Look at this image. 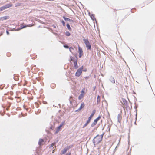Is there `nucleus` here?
Segmentation results:
<instances>
[{"label": "nucleus", "mask_w": 155, "mask_h": 155, "mask_svg": "<svg viewBox=\"0 0 155 155\" xmlns=\"http://www.w3.org/2000/svg\"><path fill=\"white\" fill-rule=\"evenodd\" d=\"M103 136L101 135H97L93 139V142L94 145H97L100 143L102 141Z\"/></svg>", "instance_id": "nucleus-1"}, {"label": "nucleus", "mask_w": 155, "mask_h": 155, "mask_svg": "<svg viewBox=\"0 0 155 155\" xmlns=\"http://www.w3.org/2000/svg\"><path fill=\"white\" fill-rule=\"evenodd\" d=\"M71 61H72L74 63V68L76 69H77L78 68V58H73L72 57H71Z\"/></svg>", "instance_id": "nucleus-2"}, {"label": "nucleus", "mask_w": 155, "mask_h": 155, "mask_svg": "<svg viewBox=\"0 0 155 155\" xmlns=\"http://www.w3.org/2000/svg\"><path fill=\"white\" fill-rule=\"evenodd\" d=\"M83 66H82L80 68H79L77 71L75 73V76L77 77L80 76L81 74L83 69Z\"/></svg>", "instance_id": "nucleus-3"}, {"label": "nucleus", "mask_w": 155, "mask_h": 155, "mask_svg": "<svg viewBox=\"0 0 155 155\" xmlns=\"http://www.w3.org/2000/svg\"><path fill=\"white\" fill-rule=\"evenodd\" d=\"M83 41L85 44L86 47L88 50H90L91 49V45L89 43L88 40L84 39Z\"/></svg>", "instance_id": "nucleus-4"}, {"label": "nucleus", "mask_w": 155, "mask_h": 155, "mask_svg": "<svg viewBox=\"0 0 155 155\" xmlns=\"http://www.w3.org/2000/svg\"><path fill=\"white\" fill-rule=\"evenodd\" d=\"M12 6V4H8L6 5L0 7V12L2 11L5 9L8 8Z\"/></svg>", "instance_id": "nucleus-5"}, {"label": "nucleus", "mask_w": 155, "mask_h": 155, "mask_svg": "<svg viewBox=\"0 0 155 155\" xmlns=\"http://www.w3.org/2000/svg\"><path fill=\"white\" fill-rule=\"evenodd\" d=\"M71 147L70 146L66 147L61 150L60 154L61 155H63L65 154L66 153L67 151L69 150Z\"/></svg>", "instance_id": "nucleus-6"}, {"label": "nucleus", "mask_w": 155, "mask_h": 155, "mask_svg": "<svg viewBox=\"0 0 155 155\" xmlns=\"http://www.w3.org/2000/svg\"><path fill=\"white\" fill-rule=\"evenodd\" d=\"M85 89L84 88L82 90L81 92V94L78 97V99L79 100H81L84 97L85 94Z\"/></svg>", "instance_id": "nucleus-7"}, {"label": "nucleus", "mask_w": 155, "mask_h": 155, "mask_svg": "<svg viewBox=\"0 0 155 155\" xmlns=\"http://www.w3.org/2000/svg\"><path fill=\"white\" fill-rule=\"evenodd\" d=\"M78 51L79 52V57L81 58L83 54L82 49L80 47L79 45H78Z\"/></svg>", "instance_id": "nucleus-8"}, {"label": "nucleus", "mask_w": 155, "mask_h": 155, "mask_svg": "<svg viewBox=\"0 0 155 155\" xmlns=\"http://www.w3.org/2000/svg\"><path fill=\"white\" fill-rule=\"evenodd\" d=\"M101 117L100 116H99L94 121L93 123L92 124V126L95 125L97 123V121L100 119Z\"/></svg>", "instance_id": "nucleus-9"}, {"label": "nucleus", "mask_w": 155, "mask_h": 155, "mask_svg": "<svg viewBox=\"0 0 155 155\" xmlns=\"http://www.w3.org/2000/svg\"><path fill=\"white\" fill-rule=\"evenodd\" d=\"M64 122H62L60 125L57 128L56 130V133H58L60 130V129L64 125Z\"/></svg>", "instance_id": "nucleus-10"}, {"label": "nucleus", "mask_w": 155, "mask_h": 155, "mask_svg": "<svg viewBox=\"0 0 155 155\" xmlns=\"http://www.w3.org/2000/svg\"><path fill=\"white\" fill-rule=\"evenodd\" d=\"M85 106V104L84 102H82L80 106L78 109L76 111H79L81 110L84 108Z\"/></svg>", "instance_id": "nucleus-11"}, {"label": "nucleus", "mask_w": 155, "mask_h": 155, "mask_svg": "<svg viewBox=\"0 0 155 155\" xmlns=\"http://www.w3.org/2000/svg\"><path fill=\"white\" fill-rule=\"evenodd\" d=\"M9 18V17L8 16H5L4 17H1L0 18V19L2 21H3L4 20H6L8 19Z\"/></svg>", "instance_id": "nucleus-12"}, {"label": "nucleus", "mask_w": 155, "mask_h": 155, "mask_svg": "<svg viewBox=\"0 0 155 155\" xmlns=\"http://www.w3.org/2000/svg\"><path fill=\"white\" fill-rule=\"evenodd\" d=\"M95 113V110H94L91 113V115L88 118V119L91 120V118H92L93 116L94 115Z\"/></svg>", "instance_id": "nucleus-13"}, {"label": "nucleus", "mask_w": 155, "mask_h": 155, "mask_svg": "<svg viewBox=\"0 0 155 155\" xmlns=\"http://www.w3.org/2000/svg\"><path fill=\"white\" fill-rule=\"evenodd\" d=\"M44 142V140L42 139H40L38 142V144L39 145L41 146L43 145V143Z\"/></svg>", "instance_id": "nucleus-14"}, {"label": "nucleus", "mask_w": 155, "mask_h": 155, "mask_svg": "<svg viewBox=\"0 0 155 155\" xmlns=\"http://www.w3.org/2000/svg\"><path fill=\"white\" fill-rule=\"evenodd\" d=\"M110 81L113 83L114 84L115 82V79L114 78L111 77L110 78Z\"/></svg>", "instance_id": "nucleus-15"}, {"label": "nucleus", "mask_w": 155, "mask_h": 155, "mask_svg": "<svg viewBox=\"0 0 155 155\" xmlns=\"http://www.w3.org/2000/svg\"><path fill=\"white\" fill-rule=\"evenodd\" d=\"M91 120L88 119L87 120V121L86 123L83 126V128H84L85 127H86L87 124L90 122Z\"/></svg>", "instance_id": "nucleus-16"}, {"label": "nucleus", "mask_w": 155, "mask_h": 155, "mask_svg": "<svg viewBox=\"0 0 155 155\" xmlns=\"http://www.w3.org/2000/svg\"><path fill=\"white\" fill-rule=\"evenodd\" d=\"M100 101L101 99L100 96L99 95H98L97 96V104H98L100 102Z\"/></svg>", "instance_id": "nucleus-17"}, {"label": "nucleus", "mask_w": 155, "mask_h": 155, "mask_svg": "<svg viewBox=\"0 0 155 155\" xmlns=\"http://www.w3.org/2000/svg\"><path fill=\"white\" fill-rule=\"evenodd\" d=\"M66 26L67 27V28L70 31H72L70 25L69 24H67L66 25Z\"/></svg>", "instance_id": "nucleus-18"}, {"label": "nucleus", "mask_w": 155, "mask_h": 155, "mask_svg": "<svg viewBox=\"0 0 155 155\" xmlns=\"http://www.w3.org/2000/svg\"><path fill=\"white\" fill-rule=\"evenodd\" d=\"M65 35L66 36H69L71 35L70 33L68 31H66L65 33Z\"/></svg>", "instance_id": "nucleus-19"}, {"label": "nucleus", "mask_w": 155, "mask_h": 155, "mask_svg": "<svg viewBox=\"0 0 155 155\" xmlns=\"http://www.w3.org/2000/svg\"><path fill=\"white\" fill-rule=\"evenodd\" d=\"M91 17L93 20L95 19L94 17V15H91Z\"/></svg>", "instance_id": "nucleus-20"}, {"label": "nucleus", "mask_w": 155, "mask_h": 155, "mask_svg": "<svg viewBox=\"0 0 155 155\" xmlns=\"http://www.w3.org/2000/svg\"><path fill=\"white\" fill-rule=\"evenodd\" d=\"M69 50H70V51L72 53V50H73L74 49L72 47H71L69 48Z\"/></svg>", "instance_id": "nucleus-21"}, {"label": "nucleus", "mask_w": 155, "mask_h": 155, "mask_svg": "<svg viewBox=\"0 0 155 155\" xmlns=\"http://www.w3.org/2000/svg\"><path fill=\"white\" fill-rule=\"evenodd\" d=\"M61 23L64 26H65V22L64 21L62 20L61 21Z\"/></svg>", "instance_id": "nucleus-22"}, {"label": "nucleus", "mask_w": 155, "mask_h": 155, "mask_svg": "<svg viewBox=\"0 0 155 155\" xmlns=\"http://www.w3.org/2000/svg\"><path fill=\"white\" fill-rule=\"evenodd\" d=\"M63 18L66 21L70 20V19L68 18H66L64 16L63 17Z\"/></svg>", "instance_id": "nucleus-23"}, {"label": "nucleus", "mask_w": 155, "mask_h": 155, "mask_svg": "<svg viewBox=\"0 0 155 155\" xmlns=\"http://www.w3.org/2000/svg\"><path fill=\"white\" fill-rule=\"evenodd\" d=\"M64 47L67 48H69V46L68 45H64Z\"/></svg>", "instance_id": "nucleus-24"}, {"label": "nucleus", "mask_w": 155, "mask_h": 155, "mask_svg": "<svg viewBox=\"0 0 155 155\" xmlns=\"http://www.w3.org/2000/svg\"><path fill=\"white\" fill-rule=\"evenodd\" d=\"M55 144V143H52L51 144V147H52L53 146H54V145Z\"/></svg>", "instance_id": "nucleus-25"}, {"label": "nucleus", "mask_w": 155, "mask_h": 155, "mask_svg": "<svg viewBox=\"0 0 155 155\" xmlns=\"http://www.w3.org/2000/svg\"><path fill=\"white\" fill-rule=\"evenodd\" d=\"M26 26H21V29H22V28H25Z\"/></svg>", "instance_id": "nucleus-26"}, {"label": "nucleus", "mask_w": 155, "mask_h": 155, "mask_svg": "<svg viewBox=\"0 0 155 155\" xmlns=\"http://www.w3.org/2000/svg\"><path fill=\"white\" fill-rule=\"evenodd\" d=\"M66 155H71V153L69 152L67 153Z\"/></svg>", "instance_id": "nucleus-27"}, {"label": "nucleus", "mask_w": 155, "mask_h": 155, "mask_svg": "<svg viewBox=\"0 0 155 155\" xmlns=\"http://www.w3.org/2000/svg\"><path fill=\"white\" fill-rule=\"evenodd\" d=\"M6 33L8 35L9 34V32L8 31H6Z\"/></svg>", "instance_id": "nucleus-28"}, {"label": "nucleus", "mask_w": 155, "mask_h": 155, "mask_svg": "<svg viewBox=\"0 0 155 155\" xmlns=\"http://www.w3.org/2000/svg\"><path fill=\"white\" fill-rule=\"evenodd\" d=\"M83 71L84 72H86L87 71V69H84Z\"/></svg>", "instance_id": "nucleus-29"}, {"label": "nucleus", "mask_w": 155, "mask_h": 155, "mask_svg": "<svg viewBox=\"0 0 155 155\" xmlns=\"http://www.w3.org/2000/svg\"><path fill=\"white\" fill-rule=\"evenodd\" d=\"M35 68H32V71H33V69H34Z\"/></svg>", "instance_id": "nucleus-30"}, {"label": "nucleus", "mask_w": 155, "mask_h": 155, "mask_svg": "<svg viewBox=\"0 0 155 155\" xmlns=\"http://www.w3.org/2000/svg\"><path fill=\"white\" fill-rule=\"evenodd\" d=\"M116 10H115V9H114V12L115 13V12H116Z\"/></svg>", "instance_id": "nucleus-31"}, {"label": "nucleus", "mask_w": 155, "mask_h": 155, "mask_svg": "<svg viewBox=\"0 0 155 155\" xmlns=\"http://www.w3.org/2000/svg\"><path fill=\"white\" fill-rule=\"evenodd\" d=\"M36 70H37V71H38V68H36Z\"/></svg>", "instance_id": "nucleus-32"}]
</instances>
